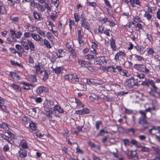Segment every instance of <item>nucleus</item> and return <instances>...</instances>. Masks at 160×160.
<instances>
[{"instance_id":"obj_38","label":"nucleus","mask_w":160,"mask_h":160,"mask_svg":"<svg viewBox=\"0 0 160 160\" xmlns=\"http://www.w3.org/2000/svg\"><path fill=\"white\" fill-rule=\"evenodd\" d=\"M104 81L100 79H95V84L100 85L104 83Z\"/></svg>"},{"instance_id":"obj_51","label":"nucleus","mask_w":160,"mask_h":160,"mask_svg":"<svg viewBox=\"0 0 160 160\" xmlns=\"http://www.w3.org/2000/svg\"><path fill=\"white\" fill-rule=\"evenodd\" d=\"M11 64L13 66L17 65L19 67H23L22 65H21L20 64L18 63L17 62H15V61L12 60L11 61Z\"/></svg>"},{"instance_id":"obj_35","label":"nucleus","mask_w":160,"mask_h":160,"mask_svg":"<svg viewBox=\"0 0 160 160\" xmlns=\"http://www.w3.org/2000/svg\"><path fill=\"white\" fill-rule=\"evenodd\" d=\"M36 123L32 121H31L29 122V126L32 130H36Z\"/></svg>"},{"instance_id":"obj_15","label":"nucleus","mask_w":160,"mask_h":160,"mask_svg":"<svg viewBox=\"0 0 160 160\" xmlns=\"http://www.w3.org/2000/svg\"><path fill=\"white\" fill-rule=\"evenodd\" d=\"M110 46L113 51H115L116 50V47L115 44V40L112 37L110 40Z\"/></svg>"},{"instance_id":"obj_39","label":"nucleus","mask_w":160,"mask_h":160,"mask_svg":"<svg viewBox=\"0 0 160 160\" xmlns=\"http://www.w3.org/2000/svg\"><path fill=\"white\" fill-rule=\"evenodd\" d=\"M157 155L152 159H147V160H160V150L156 153Z\"/></svg>"},{"instance_id":"obj_13","label":"nucleus","mask_w":160,"mask_h":160,"mask_svg":"<svg viewBox=\"0 0 160 160\" xmlns=\"http://www.w3.org/2000/svg\"><path fill=\"white\" fill-rule=\"evenodd\" d=\"M1 137L7 141L8 143L11 144V145L13 144V141L8 136H7L4 134H2L1 135Z\"/></svg>"},{"instance_id":"obj_7","label":"nucleus","mask_w":160,"mask_h":160,"mask_svg":"<svg viewBox=\"0 0 160 160\" xmlns=\"http://www.w3.org/2000/svg\"><path fill=\"white\" fill-rule=\"evenodd\" d=\"M78 63L80 65L81 67L83 68L88 67L90 65V63L89 62L82 60L80 59L78 60Z\"/></svg>"},{"instance_id":"obj_52","label":"nucleus","mask_w":160,"mask_h":160,"mask_svg":"<svg viewBox=\"0 0 160 160\" xmlns=\"http://www.w3.org/2000/svg\"><path fill=\"white\" fill-rule=\"evenodd\" d=\"M52 3L53 4L54 6L56 8H57L59 5V0H52Z\"/></svg>"},{"instance_id":"obj_45","label":"nucleus","mask_w":160,"mask_h":160,"mask_svg":"<svg viewBox=\"0 0 160 160\" xmlns=\"http://www.w3.org/2000/svg\"><path fill=\"white\" fill-rule=\"evenodd\" d=\"M122 75L123 76H125L126 77H129L130 76V74L128 73V72L125 70H123L122 71Z\"/></svg>"},{"instance_id":"obj_18","label":"nucleus","mask_w":160,"mask_h":160,"mask_svg":"<svg viewBox=\"0 0 160 160\" xmlns=\"http://www.w3.org/2000/svg\"><path fill=\"white\" fill-rule=\"evenodd\" d=\"M20 145L21 146L22 148L23 149H26L29 148L28 146V145L26 141L24 140H22L20 142Z\"/></svg>"},{"instance_id":"obj_48","label":"nucleus","mask_w":160,"mask_h":160,"mask_svg":"<svg viewBox=\"0 0 160 160\" xmlns=\"http://www.w3.org/2000/svg\"><path fill=\"white\" fill-rule=\"evenodd\" d=\"M9 18L13 22H18L19 21V18L18 17H14L13 16H10Z\"/></svg>"},{"instance_id":"obj_36","label":"nucleus","mask_w":160,"mask_h":160,"mask_svg":"<svg viewBox=\"0 0 160 160\" xmlns=\"http://www.w3.org/2000/svg\"><path fill=\"white\" fill-rule=\"evenodd\" d=\"M22 121L25 124H28V123H29L31 121L30 119V118H28L26 116H24L22 119Z\"/></svg>"},{"instance_id":"obj_42","label":"nucleus","mask_w":160,"mask_h":160,"mask_svg":"<svg viewBox=\"0 0 160 160\" xmlns=\"http://www.w3.org/2000/svg\"><path fill=\"white\" fill-rule=\"evenodd\" d=\"M52 115V114H50L49 117H47L48 118V120L50 123H52L53 124H54L55 120Z\"/></svg>"},{"instance_id":"obj_26","label":"nucleus","mask_w":160,"mask_h":160,"mask_svg":"<svg viewBox=\"0 0 160 160\" xmlns=\"http://www.w3.org/2000/svg\"><path fill=\"white\" fill-rule=\"evenodd\" d=\"M146 118H140L138 123L143 125L147 124L148 122L146 119Z\"/></svg>"},{"instance_id":"obj_9","label":"nucleus","mask_w":160,"mask_h":160,"mask_svg":"<svg viewBox=\"0 0 160 160\" xmlns=\"http://www.w3.org/2000/svg\"><path fill=\"white\" fill-rule=\"evenodd\" d=\"M54 105V101L48 99H46L43 104V106L48 107H52Z\"/></svg>"},{"instance_id":"obj_43","label":"nucleus","mask_w":160,"mask_h":160,"mask_svg":"<svg viewBox=\"0 0 160 160\" xmlns=\"http://www.w3.org/2000/svg\"><path fill=\"white\" fill-rule=\"evenodd\" d=\"M118 131L120 133H123L125 132V128L122 126H119L117 127Z\"/></svg>"},{"instance_id":"obj_17","label":"nucleus","mask_w":160,"mask_h":160,"mask_svg":"<svg viewBox=\"0 0 160 160\" xmlns=\"http://www.w3.org/2000/svg\"><path fill=\"white\" fill-rule=\"evenodd\" d=\"M21 83L23 85L22 88L24 90L29 89H30V86H32V84L26 82H21Z\"/></svg>"},{"instance_id":"obj_46","label":"nucleus","mask_w":160,"mask_h":160,"mask_svg":"<svg viewBox=\"0 0 160 160\" xmlns=\"http://www.w3.org/2000/svg\"><path fill=\"white\" fill-rule=\"evenodd\" d=\"M10 75L13 78L17 79L19 77V76L16 73L13 72H10Z\"/></svg>"},{"instance_id":"obj_28","label":"nucleus","mask_w":160,"mask_h":160,"mask_svg":"<svg viewBox=\"0 0 160 160\" xmlns=\"http://www.w3.org/2000/svg\"><path fill=\"white\" fill-rule=\"evenodd\" d=\"M64 80L71 82L73 81V74H68L66 75L64 77Z\"/></svg>"},{"instance_id":"obj_34","label":"nucleus","mask_w":160,"mask_h":160,"mask_svg":"<svg viewBox=\"0 0 160 160\" xmlns=\"http://www.w3.org/2000/svg\"><path fill=\"white\" fill-rule=\"evenodd\" d=\"M81 27H83L85 29L89 30L90 29L89 23L88 22H85L81 24Z\"/></svg>"},{"instance_id":"obj_29","label":"nucleus","mask_w":160,"mask_h":160,"mask_svg":"<svg viewBox=\"0 0 160 160\" xmlns=\"http://www.w3.org/2000/svg\"><path fill=\"white\" fill-rule=\"evenodd\" d=\"M36 29L37 33L40 36H41L43 37H45L46 36L45 33L38 27H37V28H35Z\"/></svg>"},{"instance_id":"obj_23","label":"nucleus","mask_w":160,"mask_h":160,"mask_svg":"<svg viewBox=\"0 0 160 160\" xmlns=\"http://www.w3.org/2000/svg\"><path fill=\"white\" fill-rule=\"evenodd\" d=\"M6 12V11L2 2L0 1V14H4Z\"/></svg>"},{"instance_id":"obj_30","label":"nucleus","mask_w":160,"mask_h":160,"mask_svg":"<svg viewBox=\"0 0 160 160\" xmlns=\"http://www.w3.org/2000/svg\"><path fill=\"white\" fill-rule=\"evenodd\" d=\"M33 15L34 19L37 20H40L42 16V15L41 14L37 12H33Z\"/></svg>"},{"instance_id":"obj_55","label":"nucleus","mask_w":160,"mask_h":160,"mask_svg":"<svg viewBox=\"0 0 160 160\" xmlns=\"http://www.w3.org/2000/svg\"><path fill=\"white\" fill-rule=\"evenodd\" d=\"M102 123V121H99L97 122L96 123V127L97 130H98L99 128V126L101 125Z\"/></svg>"},{"instance_id":"obj_2","label":"nucleus","mask_w":160,"mask_h":160,"mask_svg":"<svg viewBox=\"0 0 160 160\" xmlns=\"http://www.w3.org/2000/svg\"><path fill=\"white\" fill-rule=\"evenodd\" d=\"M124 85L127 88L130 89L134 86L138 85V81L137 79H135L131 77L127 79L124 82Z\"/></svg>"},{"instance_id":"obj_61","label":"nucleus","mask_w":160,"mask_h":160,"mask_svg":"<svg viewBox=\"0 0 160 160\" xmlns=\"http://www.w3.org/2000/svg\"><path fill=\"white\" fill-rule=\"evenodd\" d=\"M123 141L124 144L126 147L130 145V142L127 139H124L123 140Z\"/></svg>"},{"instance_id":"obj_63","label":"nucleus","mask_w":160,"mask_h":160,"mask_svg":"<svg viewBox=\"0 0 160 160\" xmlns=\"http://www.w3.org/2000/svg\"><path fill=\"white\" fill-rule=\"evenodd\" d=\"M8 3L11 6L14 5L16 2L14 0H8Z\"/></svg>"},{"instance_id":"obj_49","label":"nucleus","mask_w":160,"mask_h":160,"mask_svg":"<svg viewBox=\"0 0 160 160\" xmlns=\"http://www.w3.org/2000/svg\"><path fill=\"white\" fill-rule=\"evenodd\" d=\"M87 84L90 85L91 84H95V79H87Z\"/></svg>"},{"instance_id":"obj_33","label":"nucleus","mask_w":160,"mask_h":160,"mask_svg":"<svg viewBox=\"0 0 160 160\" xmlns=\"http://www.w3.org/2000/svg\"><path fill=\"white\" fill-rule=\"evenodd\" d=\"M61 67H57L54 68H52V71L56 74H58L61 73L62 71Z\"/></svg>"},{"instance_id":"obj_3","label":"nucleus","mask_w":160,"mask_h":160,"mask_svg":"<svg viewBox=\"0 0 160 160\" xmlns=\"http://www.w3.org/2000/svg\"><path fill=\"white\" fill-rule=\"evenodd\" d=\"M133 67L141 72L146 74L148 73L150 71L149 69L145 64H135Z\"/></svg>"},{"instance_id":"obj_11","label":"nucleus","mask_w":160,"mask_h":160,"mask_svg":"<svg viewBox=\"0 0 160 160\" xmlns=\"http://www.w3.org/2000/svg\"><path fill=\"white\" fill-rule=\"evenodd\" d=\"M67 53L62 49H59L56 52V55L58 58L64 57L66 56Z\"/></svg>"},{"instance_id":"obj_56","label":"nucleus","mask_w":160,"mask_h":160,"mask_svg":"<svg viewBox=\"0 0 160 160\" xmlns=\"http://www.w3.org/2000/svg\"><path fill=\"white\" fill-rule=\"evenodd\" d=\"M133 55L135 56L137 60L138 61H141L143 59V58L140 56H138L135 54H133Z\"/></svg>"},{"instance_id":"obj_62","label":"nucleus","mask_w":160,"mask_h":160,"mask_svg":"<svg viewBox=\"0 0 160 160\" xmlns=\"http://www.w3.org/2000/svg\"><path fill=\"white\" fill-rule=\"evenodd\" d=\"M141 116L140 118H147L146 112L145 111L141 110L139 112Z\"/></svg>"},{"instance_id":"obj_47","label":"nucleus","mask_w":160,"mask_h":160,"mask_svg":"<svg viewBox=\"0 0 160 160\" xmlns=\"http://www.w3.org/2000/svg\"><path fill=\"white\" fill-rule=\"evenodd\" d=\"M11 86L14 89H17L18 91L20 92L21 91V88L18 85L15 84H12L11 85Z\"/></svg>"},{"instance_id":"obj_25","label":"nucleus","mask_w":160,"mask_h":160,"mask_svg":"<svg viewBox=\"0 0 160 160\" xmlns=\"http://www.w3.org/2000/svg\"><path fill=\"white\" fill-rule=\"evenodd\" d=\"M83 128V126H78V127L73 128L72 131L74 134H78L80 131H81Z\"/></svg>"},{"instance_id":"obj_19","label":"nucleus","mask_w":160,"mask_h":160,"mask_svg":"<svg viewBox=\"0 0 160 160\" xmlns=\"http://www.w3.org/2000/svg\"><path fill=\"white\" fill-rule=\"evenodd\" d=\"M54 109L55 111H58L59 113H62L64 112L63 109L61 106L58 105H54Z\"/></svg>"},{"instance_id":"obj_6","label":"nucleus","mask_w":160,"mask_h":160,"mask_svg":"<svg viewBox=\"0 0 160 160\" xmlns=\"http://www.w3.org/2000/svg\"><path fill=\"white\" fill-rule=\"evenodd\" d=\"M158 88H154L152 89L150 88V91H149V93L150 94L156 98H159V95L158 93L160 92H157Z\"/></svg>"},{"instance_id":"obj_12","label":"nucleus","mask_w":160,"mask_h":160,"mask_svg":"<svg viewBox=\"0 0 160 160\" xmlns=\"http://www.w3.org/2000/svg\"><path fill=\"white\" fill-rule=\"evenodd\" d=\"M18 153L19 156L21 158H25L27 156V151L25 149H20Z\"/></svg>"},{"instance_id":"obj_41","label":"nucleus","mask_w":160,"mask_h":160,"mask_svg":"<svg viewBox=\"0 0 160 160\" xmlns=\"http://www.w3.org/2000/svg\"><path fill=\"white\" fill-rule=\"evenodd\" d=\"M44 8H45L49 12H50L51 10V5L50 4H49L47 3H44Z\"/></svg>"},{"instance_id":"obj_44","label":"nucleus","mask_w":160,"mask_h":160,"mask_svg":"<svg viewBox=\"0 0 160 160\" xmlns=\"http://www.w3.org/2000/svg\"><path fill=\"white\" fill-rule=\"evenodd\" d=\"M74 17L75 21L77 22H78L80 20L79 15L78 13H75L74 14Z\"/></svg>"},{"instance_id":"obj_32","label":"nucleus","mask_w":160,"mask_h":160,"mask_svg":"<svg viewBox=\"0 0 160 160\" xmlns=\"http://www.w3.org/2000/svg\"><path fill=\"white\" fill-rule=\"evenodd\" d=\"M144 17H145L148 21H150L152 17V15L149 13L148 12L145 11V14L143 15Z\"/></svg>"},{"instance_id":"obj_31","label":"nucleus","mask_w":160,"mask_h":160,"mask_svg":"<svg viewBox=\"0 0 160 160\" xmlns=\"http://www.w3.org/2000/svg\"><path fill=\"white\" fill-rule=\"evenodd\" d=\"M134 48L136 49L137 51L140 52L143 51L144 49V47L142 45H137L134 46Z\"/></svg>"},{"instance_id":"obj_50","label":"nucleus","mask_w":160,"mask_h":160,"mask_svg":"<svg viewBox=\"0 0 160 160\" xmlns=\"http://www.w3.org/2000/svg\"><path fill=\"white\" fill-rule=\"evenodd\" d=\"M3 151L6 152H8L9 150V147L8 144L5 145L2 148Z\"/></svg>"},{"instance_id":"obj_60","label":"nucleus","mask_w":160,"mask_h":160,"mask_svg":"<svg viewBox=\"0 0 160 160\" xmlns=\"http://www.w3.org/2000/svg\"><path fill=\"white\" fill-rule=\"evenodd\" d=\"M81 23H83L85 22H86V18L84 17V15L82 14L81 15Z\"/></svg>"},{"instance_id":"obj_10","label":"nucleus","mask_w":160,"mask_h":160,"mask_svg":"<svg viewBox=\"0 0 160 160\" xmlns=\"http://www.w3.org/2000/svg\"><path fill=\"white\" fill-rule=\"evenodd\" d=\"M126 55L125 53L122 51H119L117 52L115 55L114 59L116 60H118L119 58H122L123 57H124Z\"/></svg>"},{"instance_id":"obj_53","label":"nucleus","mask_w":160,"mask_h":160,"mask_svg":"<svg viewBox=\"0 0 160 160\" xmlns=\"http://www.w3.org/2000/svg\"><path fill=\"white\" fill-rule=\"evenodd\" d=\"M0 127L3 129L6 130L8 128V126L7 124L5 123H2L0 124Z\"/></svg>"},{"instance_id":"obj_40","label":"nucleus","mask_w":160,"mask_h":160,"mask_svg":"<svg viewBox=\"0 0 160 160\" xmlns=\"http://www.w3.org/2000/svg\"><path fill=\"white\" fill-rule=\"evenodd\" d=\"M147 51L148 53L150 55H152L153 54L154 52V51L152 48H147Z\"/></svg>"},{"instance_id":"obj_27","label":"nucleus","mask_w":160,"mask_h":160,"mask_svg":"<svg viewBox=\"0 0 160 160\" xmlns=\"http://www.w3.org/2000/svg\"><path fill=\"white\" fill-rule=\"evenodd\" d=\"M28 81L32 83L37 82V79L35 75H30L28 78Z\"/></svg>"},{"instance_id":"obj_58","label":"nucleus","mask_w":160,"mask_h":160,"mask_svg":"<svg viewBox=\"0 0 160 160\" xmlns=\"http://www.w3.org/2000/svg\"><path fill=\"white\" fill-rule=\"evenodd\" d=\"M37 27H35L33 26H28V28H30V29L29 30V31L31 32H33L34 31H36V29L35 28H37Z\"/></svg>"},{"instance_id":"obj_8","label":"nucleus","mask_w":160,"mask_h":160,"mask_svg":"<svg viewBox=\"0 0 160 160\" xmlns=\"http://www.w3.org/2000/svg\"><path fill=\"white\" fill-rule=\"evenodd\" d=\"M44 110L46 112L45 115L46 117H49L50 114H53V111H52V108L43 106Z\"/></svg>"},{"instance_id":"obj_5","label":"nucleus","mask_w":160,"mask_h":160,"mask_svg":"<svg viewBox=\"0 0 160 160\" xmlns=\"http://www.w3.org/2000/svg\"><path fill=\"white\" fill-rule=\"evenodd\" d=\"M48 89L46 87L41 86L38 87L36 89V92L38 94L46 92L48 91Z\"/></svg>"},{"instance_id":"obj_4","label":"nucleus","mask_w":160,"mask_h":160,"mask_svg":"<svg viewBox=\"0 0 160 160\" xmlns=\"http://www.w3.org/2000/svg\"><path fill=\"white\" fill-rule=\"evenodd\" d=\"M94 62L96 63V64L99 65H102V64H106L107 63L105 57L103 56L97 57L96 56Z\"/></svg>"},{"instance_id":"obj_37","label":"nucleus","mask_w":160,"mask_h":160,"mask_svg":"<svg viewBox=\"0 0 160 160\" xmlns=\"http://www.w3.org/2000/svg\"><path fill=\"white\" fill-rule=\"evenodd\" d=\"M43 42L45 46L48 48H51V46L48 41L46 39L43 40Z\"/></svg>"},{"instance_id":"obj_1","label":"nucleus","mask_w":160,"mask_h":160,"mask_svg":"<svg viewBox=\"0 0 160 160\" xmlns=\"http://www.w3.org/2000/svg\"><path fill=\"white\" fill-rule=\"evenodd\" d=\"M21 43L25 50L29 49V46L31 51H34L35 50L34 46L30 40L26 39L25 38H22L21 40Z\"/></svg>"},{"instance_id":"obj_22","label":"nucleus","mask_w":160,"mask_h":160,"mask_svg":"<svg viewBox=\"0 0 160 160\" xmlns=\"http://www.w3.org/2000/svg\"><path fill=\"white\" fill-rule=\"evenodd\" d=\"M96 57V55H92L91 54H87L84 56L85 58L87 60L92 61L95 59Z\"/></svg>"},{"instance_id":"obj_54","label":"nucleus","mask_w":160,"mask_h":160,"mask_svg":"<svg viewBox=\"0 0 160 160\" xmlns=\"http://www.w3.org/2000/svg\"><path fill=\"white\" fill-rule=\"evenodd\" d=\"M82 110V115L88 114L89 113V110L87 108H84Z\"/></svg>"},{"instance_id":"obj_24","label":"nucleus","mask_w":160,"mask_h":160,"mask_svg":"<svg viewBox=\"0 0 160 160\" xmlns=\"http://www.w3.org/2000/svg\"><path fill=\"white\" fill-rule=\"evenodd\" d=\"M158 130L159 133H160V127H153L151 129H150L149 131L150 133L151 134H154V133L153 132L154 131Z\"/></svg>"},{"instance_id":"obj_64","label":"nucleus","mask_w":160,"mask_h":160,"mask_svg":"<svg viewBox=\"0 0 160 160\" xmlns=\"http://www.w3.org/2000/svg\"><path fill=\"white\" fill-rule=\"evenodd\" d=\"M136 76L140 79H143L145 78V75L143 73H138Z\"/></svg>"},{"instance_id":"obj_14","label":"nucleus","mask_w":160,"mask_h":160,"mask_svg":"<svg viewBox=\"0 0 160 160\" xmlns=\"http://www.w3.org/2000/svg\"><path fill=\"white\" fill-rule=\"evenodd\" d=\"M31 36L32 38L36 41H39L41 39H42V38L39 35L35 33H31Z\"/></svg>"},{"instance_id":"obj_16","label":"nucleus","mask_w":160,"mask_h":160,"mask_svg":"<svg viewBox=\"0 0 160 160\" xmlns=\"http://www.w3.org/2000/svg\"><path fill=\"white\" fill-rule=\"evenodd\" d=\"M41 65L39 63L36 64L35 65L36 72L37 74H42L43 73V71L41 70Z\"/></svg>"},{"instance_id":"obj_59","label":"nucleus","mask_w":160,"mask_h":160,"mask_svg":"<svg viewBox=\"0 0 160 160\" xmlns=\"http://www.w3.org/2000/svg\"><path fill=\"white\" fill-rule=\"evenodd\" d=\"M22 35V33L21 31H19L16 33L15 37L17 38H19Z\"/></svg>"},{"instance_id":"obj_20","label":"nucleus","mask_w":160,"mask_h":160,"mask_svg":"<svg viewBox=\"0 0 160 160\" xmlns=\"http://www.w3.org/2000/svg\"><path fill=\"white\" fill-rule=\"evenodd\" d=\"M135 5H137L139 7L141 6V2L139 0H132V4L131 6L132 8H134L136 7Z\"/></svg>"},{"instance_id":"obj_57","label":"nucleus","mask_w":160,"mask_h":160,"mask_svg":"<svg viewBox=\"0 0 160 160\" xmlns=\"http://www.w3.org/2000/svg\"><path fill=\"white\" fill-rule=\"evenodd\" d=\"M135 27L136 28H138V29H137V31H139V30H142V25L140 23H138L135 26Z\"/></svg>"},{"instance_id":"obj_21","label":"nucleus","mask_w":160,"mask_h":160,"mask_svg":"<svg viewBox=\"0 0 160 160\" xmlns=\"http://www.w3.org/2000/svg\"><path fill=\"white\" fill-rule=\"evenodd\" d=\"M44 75L42 78L44 81H46L48 78V76L50 74V72L48 70H45L44 71Z\"/></svg>"}]
</instances>
